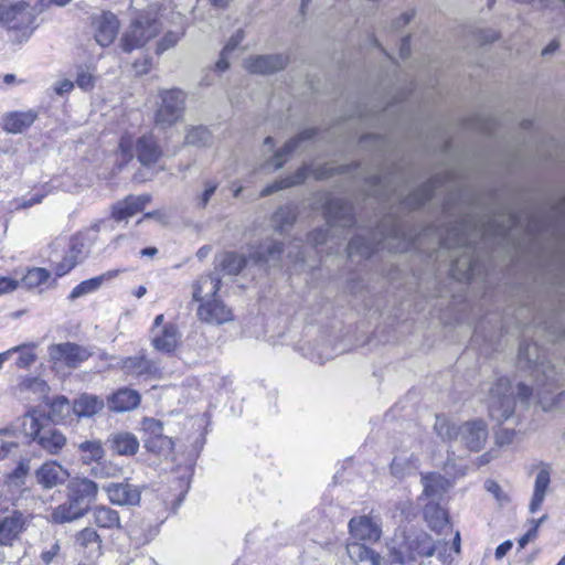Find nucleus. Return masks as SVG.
Listing matches in <instances>:
<instances>
[{
    "mask_svg": "<svg viewBox=\"0 0 565 565\" xmlns=\"http://www.w3.org/2000/svg\"><path fill=\"white\" fill-rule=\"evenodd\" d=\"M93 520L96 526L102 529H115L120 526L118 512L111 508L99 505L93 510Z\"/></svg>",
    "mask_w": 565,
    "mask_h": 565,
    "instance_id": "nucleus-34",
    "label": "nucleus"
},
{
    "mask_svg": "<svg viewBox=\"0 0 565 565\" xmlns=\"http://www.w3.org/2000/svg\"><path fill=\"white\" fill-rule=\"evenodd\" d=\"M119 152L125 162H129L136 154L138 161L146 167L156 164L162 156V149L152 134L134 139L126 134L120 138Z\"/></svg>",
    "mask_w": 565,
    "mask_h": 565,
    "instance_id": "nucleus-4",
    "label": "nucleus"
},
{
    "mask_svg": "<svg viewBox=\"0 0 565 565\" xmlns=\"http://www.w3.org/2000/svg\"><path fill=\"white\" fill-rule=\"evenodd\" d=\"M424 518L430 530H443L450 524L447 511L438 502H428L425 505Z\"/></svg>",
    "mask_w": 565,
    "mask_h": 565,
    "instance_id": "nucleus-31",
    "label": "nucleus"
},
{
    "mask_svg": "<svg viewBox=\"0 0 565 565\" xmlns=\"http://www.w3.org/2000/svg\"><path fill=\"white\" fill-rule=\"evenodd\" d=\"M434 428L443 439L459 441L470 451H480L488 438L487 425L481 419L466 422L456 427L445 416H436Z\"/></svg>",
    "mask_w": 565,
    "mask_h": 565,
    "instance_id": "nucleus-3",
    "label": "nucleus"
},
{
    "mask_svg": "<svg viewBox=\"0 0 565 565\" xmlns=\"http://www.w3.org/2000/svg\"><path fill=\"white\" fill-rule=\"evenodd\" d=\"M34 441L47 454L57 455L65 447L66 437L57 428L44 426Z\"/></svg>",
    "mask_w": 565,
    "mask_h": 565,
    "instance_id": "nucleus-21",
    "label": "nucleus"
},
{
    "mask_svg": "<svg viewBox=\"0 0 565 565\" xmlns=\"http://www.w3.org/2000/svg\"><path fill=\"white\" fill-rule=\"evenodd\" d=\"M142 428L145 433L148 435L147 437L164 436L162 423L157 419L146 418L142 423Z\"/></svg>",
    "mask_w": 565,
    "mask_h": 565,
    "instance_id": "nucleus-56",
    "label": "nucleus"
},
{
    "mask_svg": "<svg viewBox=\"0 0 565 565\" xmlns=\"http://www.w3.org/2000/svg\"><path fill=\"white\" fill-rule=\"evenodd\" d=\"M519 364L522 367L533 369L532 375L537 384V402L544 411L552 409L562 394L554 395L556 377L554 367L541 360L539 347L535 343H523L519 349Z\"/></svg>",
    "mask_w": 565,
    "mask_h": 565,
    "instance_id": "nucleus-2",
    "label": "nucleus"
},
{
    "mask_svg": "<svg viewBox=\"0 0 565 565\" xmlns=\"http://www.w3.org/2000/svg\"><path fill=\"white\" fill-rule=\"evenodd\" d=\"M180 341V332L175 324L167 323L152 333V344L156 350L170 353L175 350Z\"/></svg>",
    "mask_w": 565,
    "mask_h": 565,
    "instance_id": "nucleus-18",
    "label": "nucleus"
},
{
    "mask_svg": "<svg viewBox=\"0 0 565 565\" xmlns=\"http://www.w3.org/2000/svg\"><path fill=\"white\" fill-rule=\"evenodd\" d=\"M111 449L121 456L135 455L139 449L136 436L128 431L114 434L110 439Z\"/></svg>",
    "mask_w": 565,
    "mask_h": 565,
    "instance_id": "nucleus-30",
    "label": "nucleus"
},
{
    "mask_svg": "<svg viewBox=\"0 0 565 565\" xmlns=\"http://www.w3.org/2000/svg\"><path fill=\"white\" fill-rule=\"evenodd\" d=\"M74 82L70 81V79H61V81H57L54 85V92L57 94V95H64V94H68L73 90L74 88Z\"/></svg>",
    "mask_w": 565,
    "mask_h": 565,
    "instance_id": "nucleus-62",
    "label": "nucleus"
},
{
    "mask_svg": "<svg viewBox=\"0 0 565 565\" xmlns=\"http://www.w3.org/2000/svg\"><path fill=\"white\" fill-rule=\"evenodd\" d=\"M104 490L109 501L117 505H138L141 500L140 489L127 481L110 482Z\"/></svg>",
    "mask_w": 565,
    "mask_h": 565,
    "instance_id": "nucleus-11",
    "label": "nucleus"
},
{
    "mask_svg": "<svg viewBox=\"0 0 565 565\" xmlns=\"http://www.w3.org/2000/svg\"><path fill=\"white\" fill-rule=\"evenodd\" d=\"M74 415L73 404L65 396H57L50 403L49 417L52 422L64 423Z\"/></svg>",
    "mask_w": 565,
    "mask_h": 565,
    "instance_id": "nucleus-33",
    "label": "nucleus"
},
{
    "mask_svg": "<svg viewBox=\"0 0 565 565\" xmlns=\"http://www.w3.org/2000/svg\"><path fill=\"white\" fill-rule=\"evenodd\" d=\"M89 244L85 236L83 234H77L72 237L67 254L72 257H76V260L79 262L87 254Z\"/></svg>",
    "mask_w": 565,
    "mask_h": 565,
    "instance_id": "nucleus-49",
    "label": "nucleus"
},
{
    "mask_svg": "<svg viewBox=\"0 0 565 565\" xmlns=\"http://www.w3.org/2000/svg\"><path fill=\"white\" fill-rule=\"evenodd\" d=\"M244 32L242 30H237L228 40L225 47L223 49L225 53H232L244 40Z\"/></svg>",
    "mask_w": 565,
    "mask_h": 565,
    "instance_id": "nucleus-61",
    "label": "nucleus"
},
{
    "mask_svg": "<svg viewBox=\"0 0 565 565\" xmlns=\"http://www.w3.org/2000/svg\"><path fill=\"white\" fill-rule=\"evenodd\" d=\"M221 278L216 273L201 276L193 285V299L204 302L220 290Z\"/></svg>",
    "mask_w": 565,
    "mask_h": 565,
    "instance_id": "nucleus-24",
    "label": "nucleus"
},
{
    "mask_svg": "<svg viewBox=\"0 0 565 565\" xmlns=\"http://www.w3.org/2000/svg\"><path fill=\"white\" fill-rule=\"evenodd\" d=\"M537 473L534 481V490L533 495L530 502V510L531 512H535L539 510L541 504L544 501V498L546 495L550 482H551V473L552 468L546 462H540L536 466Z\"/></svg>",
    "mask_w": 565,
    "mask_h": 565,
    "instance_id": "nucleus-17",
    "label": "nucleus"
},
{
    "mask_svg": "<svg viewBox=\"0 0 565 565\" xmlns=\"http://www.w3.org/2000/svg\"><path fill=\"white\" fill-rule=\"evenodd\" d=\"M118 273H119V270H110V271L102 274L97 277L82 281L81 284H78L76 287L73 288L68 298L71 300H74V299L81 298L83 296H86L88 294L96 291L97 289L100 288V286L103 285V282L105 280H109V279L116 277L118 275Z\"/></svg>",
    "mask_w": 565,
    "mask_h": 565,
    "instance_id": "nucleus-29",
    "label": "nucleus"
},
{
    "mask_svg": "<svg viewBox=\"0 0 565 565\" xmlns=\"http://www.w3.org/2000/svg\"><path fill=\"white\" fill-rule=\"evenodd\" d=\"M184 32L181 31H168L158 42L157 44V54H162L167 50L173 47L180 39L183 36Z\"/></svg>",
    "mask_w": 565,
    "mask_h": 565,
    "instance_id": "nucleus-52",
    "label": "nucleus"
},
{
    "mask_svg": "<svg viewBox=\"0 0 565 565\" xmlns=\"http://www.w3.org/2000/svg\"><path fill=\"white\" fill-rule=\"evenodd\" d=\"M92 26L96 42L103 46H109L119 31L118 18L108 11H104L92 18Z\"/></svg>",
    "mask_w": 565,
    "mask_h": 565,
    "instance_id": "nucleus-10",
    "label": "nucleus"
},
{
    "mask_svg": "<svg viewBox=\"0 0 565 565\" xmlns=\"http://www.w3.org/2000/svg\"><path fill=\"white\" fill-rule=\"evenodd\" d=\"M35 478L42 488L52 489L63 484L70 478V472L57 461L49 460L35 471Z\"/></svg>",
    "mask_w": 565,
    "mask_h": 565,
    "instance_id": "nucleus-13",
    "label": "nucleus"
},
{
    "mask_svg": "<svg viewBox=\"0 0 565 565\" xmlns=\"http://www.w3.org/2000/svg\"><path fill=\"white\" fill-rule=\"evenodd\" d=\"M104 405L103 398L84 393L73 402L74 415L77 417H92L100 412Z\"/></svg>",
    "mask_w": 565,
    "mask_h": 565,
    "instance_id": "nucleus-26",
    "label": "nucleus"
},
{
    "mask_svg": "<svg viewBox=\"0 0 565 565\" xmlns=\"http://www.w3.org/2000/svg\"><path fill=\"white\" fill-rule=\"evenodd\" d=\"M19 428L23 431L25 436L30 437L33 441L39 436L41 430L44 428V425L40 423L38 412L35 409L29 411L19 419Z\"/></svg>",
    "mask_w": 565,
    "mask_h": 565,
    "instance_id": "nucleus-37",
    "label": "nucleus"
},
{
    "mask_svg": "<svg viewBox=\"0 0 565 565\" xmlns=\"http://www.w3.org/2000/svg\"><path fill=\"white\" fill-rule=\"evenodd\" d=\"M488 409L490 417L498 423H503L513 415L515 409L514 390L508 379H499L491 387Z\"/></svg>",
    "mask_w": 565,
    "mask_h": 565,
    "instance_id": "nucleus-5",
    "label": "nucleus"
},
{
    "mask_svg": "<svg viewBox=\"0 0 565 565\" xmlns=\"http://www.w3.org/2000/svg\"><path fill=\"white\" fill-rule=\"evenodd\" d=\"M212 140L211 132L203 126L191 127L185 135L184 142L190 146L204 147Z\"/></svg>",
    "mask_w": 565,
    "mask_h": 565,
    "instance_id": "nucleus-42",
    "label": "nucleus"
},
{
    "mask_svg": "<svg viewBox=\"0 0 565 565\" xmlns=\"http://www.w3.org/2000/svg\"><path fill=\"white\" fill-rule=\"evenodd\" d=\"M532 390L523 383L518 384V397L521 404L527 406L532 396Z\"/></svg>",
    "mask_w": 565,
    "mask_h": 565,
    "instance_id": "nucleus-63",
    "label": "nucleus"
},
{
    "mask_svg": "<svg viewBox=\"0 0 565 565\" xmlns=\"http://www.w3.org/2000/svg\"><path fill=\"white\" fill-rule=\"evenodd\" d=\"M75 83L81 89L89 92L95 87L96 76L89 67L79 66L77 67Z\"/></svg>",
    "mask_w": 565,
    "mask_h": 565,
    "instance_id": "nucleus-51",
    "label": "nucleus"
},
{
    "mask_svg": "<svg viewBox=\"0 0 565 565\" xmlns=\"http://www.w3.org/2000/svg\"><path fill=\"white\" fill-rule=\"evenodd\" d=\"M67 499L83 507L97 498L98 486L86 477H76L70 480L67 487Z\"/></svg>",
    "mask_w": 565,
    "mask_h": 565,
    "instance_id": "nucleus-12",
    "label": "nucleus"
},
{
    "mask_svg": "<svg viewBox=\"0 0 565 565\" xmlns=\"http://www.w3.org/2000/svg\"><path fill=\"white\" fill-rule=\"evenodd\" d=\"M282 252L281 243L275 239H266L250 254V258L256 264L276 265L280 262Z\"/></svg>",
    "mask_w": 565,
    "mask_h": 565,
    "instance_id": "nucleus-23",
    "label": "nucleus"
},
{
    "mask_svg": "<svg viewBox=\"0 0 565 565\" xmlns=\"http://www.w3.org/2000/svg\"><path fill=\"white\" fill-rule=\"evenodd\" d=\"M381 242H377L374 244L370 239H366L361 236H355L351 238V241L348 244V254L349 256H353L355 254L362 256V257H370L377 248Z\"/></svg>",
    "mask_w": 565,
    "mask_h": 565,
    "instance_id": "nucleus-38",
    "label": "nucleus"
},
{
    "mask_svg": "<svg viewBox=\"0 0 565 565\" xmlns=\"http://www.w3.org/2000/svg\"><path fill=\"white\" fill-rule=\"evenodd\" d=\"M83 514L84 508L67 499L52 511L51 520L55 524H64L79 519Z\"/></svg>",
    "mask_w": 565,
    "mask_h": 565,
    "instance_id": "nucleus-28",
    "label": "nucleus"
},
{
    "mask_svg": "<svg viewBox=\"0 0 565 565\" xmlns=\"http://www.w3.org/2000/svg\"><path fill=\"white\" fill-rule=\"evenodd\" d=\"M327 230L319 228L308 235V241L313 245H320L327 241Z\"/></svg>",
    "mask_w": 565,
    "mask_h": 565,
    "instance_id": "nucleus-64",
    "label": "nucleus"
},
{
    "mask_svg": "<svg viewBox=\"0 0 565 565\" xmlns=\"http://www.w3.org/2000/svg\"><path fill=\"white\" fill-rule=\"evenodd\" d=\"M324 216L327 222L332 226L339 225L348 227L353 224L351 206L340 200H333L326 206Z\"/></svg>",
    "mask_w": 565,
    "mask_h": 565,
    "instance_id": "nucleus-22",
    "label": "nucleus"
},
{
    "mask_svg": "<svg viewBox=\"0 0 565 565\" xmlns=\"http://www.w3.org/2000/svg\"><path fill=\"white\" fill-rule=\"evenodd\" d=\"M307 177H308V168L301 167L292 175L287 177L281 180H277V181L273 182L271 184H268L267 186H265L260 192V196H268V195H270L277 191H280L282 189H287V188H290L294 185L301 184L302 182H305Z\"/></svg>",
    "mask_w": 565,
    "mask_h": 565,
    "instance_id": "nucleus-32",
    "label": "nucleus"
},
{
    "mask_svg": "<svg viewBox=\"0 0 565 565\" xmlns=\"http://www.w3.org/2000/svg\"><path fill=\"white\" fill-rule=\"evenodd\" d=\"M140 403V395L130 388H120L107 398L109 411L122 413L136 408Z\"/></svg>",
    "mask_w": 565,
    "mask_h": 565,
    "instance_id": "nucleus-20",
    "label": "nucleus"
},
{
    "mask_svg": "<svg viewBox=\"0 0 565 565\" xmlns=\"http://www.w3.org/2000/svg\"><path fill=\"white\" fill-rule=\"evenodd\" d=\"M78 449L84 454L83 461L88 463L92 461H99L104 456L105 451L99 440H86L79 444Z\"/></svg>",
    "mask_w": 565,
    "mask_h": 565,
    "instance_id": "nucleus-43",
    "label": "nucleus"
},
{
    "mask_svg": "<svg viewBox=\"0 0 565 565\" xmlns=\"http://www.w3.org/2000/svg\"><path fill=\"white\" fill-rule=\"evenodd\" d=\"M28 515L18 510L0 513V530H22L28 526Z\"/></svg>",
    "mask_w": 565,
    "mask_h": 565,
    "instance_id": "nucleus-39",
    "label": "nucleus"
},
{
    "mask_svg": "<svg viewBox=\"0 0 565 565\" xmlns=\"http://www.w3.org/2000/svg\"><path fill=\"white\" fill-rule=\"evenodd\" d=\"M484 490L493 497L499 507H504L511 502L510 494L495 480L487 479L483 482Z\"/></svg>",
    "mask_w": 565,
    "mask_h": 565,
    "instance_id": "nucleus-46",
    "label": "nucleus"
},
{
    "mask_svg": "<svg viewBox=\"0 0 565 565\" xmlns=\"http://www.w3.org/2000/svg\"><path fill=\"white\" fill-rule=\"evenodd\" d=\"M162 104L156 113V124L170 127L182 118L185 104V94L178 88L162 90Z\"/></svg>",
    "mask_w": 565,
    "mask_h": 565,
    "instance_id": "nucleus-6",
    "label": "nucleus"
},
{
    "mask_svg": "<svg viewBox=\"0 0 565 565\" xmlns=\"http://www.w3.org/2000/svg\"><path fill=\"white\" fill-rule=\"evenodd\" d=\"M46 193H35L33 194L30 199L25 200H19L17 201V205H15V210H19V209H28V207H31L35 204H39L42 202V200L45 198Z\"/></svg>",
    "mask_w": 565,
    "mask_h": 565,
    "instance_id": "nucleus-59",
    "label": "nucleus"
},
{
    "mask_svg": "<svg viewBox=\"0 0 565 565\" xmlns=\"http://www.w3.org/2000/svg\"><path fill=\"white\" fill-rule=\"evenodd\" d=\"M78 262L76 260V257H72L71 255L66 254L65 257L56 264L55 266V274L57 276H64L68 271H71Z\"/></svg>",
    "mask_w": 565,
    "mask_h": 565,
    "instance_id": "nucleus-57",
    "label": "nucleus"
},
{
    "mask_svg": "<svg viewBox=\"0 0 565 565\" xmlns=\"http://www.w3.org/2000/svg\"><path fill=\"white\" fill-rule=\"evenodd\" d=\"M451 271H452L454 276L457 275V271H461L457 278L458 279H468L470 277V275L472 274L471 258L469 257V258L465 259L463 262L456 260L452 264Z\"/></svg>",
    "mask_w": 565,
    "mask_h": 565,
    "instance_id": "nucleus-55",
    "label": "nucleus"
},
{
    "mask_svg": "<svg viewBox=\"0 0 565 565\" xmlns=\"http://www.w3.org/2000/svg\"><path fill=\"white\" fill-rule=\"evenodd\" d=\"M454 235H455L454 238H451L450 235L447 236L446 238H444L443 246H445L447 248L463 247L466 249L467 245H468V239H467L466 235L457 228L454 230Z\"/></svg>",
    "mask_w": 565,
    "mask_h": 565,
    "instance_id": "nucleus-54",
    "label": "nucleus"
},
{
    "mask_svg": "<svg viewBox=\"0 0 565 565\" xmlns=\"http://www.w3.org/2000/svg\"><path fill=\"white\" fill-rule=\"evenodd\" d=\"M247 264V259L236 253H225L221 259V268L228 275H237Z\"/></svg>",
    "mask_w": 565,
    "mask_h": 565,
    "instance_id": "nucleus-41",
    "label": "nucleus"
},
{
    "mask_svg": "<svg viewBox=\"0 0 565 565\" xmlns=\"http://www.w3.org/2000/svg\"><path fill=\"white\" fill-rule=\"evenodd\" d=\"M415 12L413 10H408L404 13H402L393 23L392 29L394 31H398L405 25H407L414 18Z\"/></svg>",
    "mask_w": 565,
    "mask_h": 565,
    "instance_id": "nucleus-60",
    "label": "nucleus"
},
{
    "mask_svg": "<svg viewBox=\"0 0 565 565\" xmlns=\"http://www.w3.org/2000/svg\"><path fill=\"white\" fill-rule=\"evenodd\" d=\"M381 519L373 511L369 514L354 516L349 521V530H381Z\"/></svg>",
    "mask_w": 565,
    "mask_h": 565,
    "instance_id": "nucleus-40",
    "label": "nucleus"
},
{
    "mask_svg": "<svg viewBox=\"0 0 565 565\" xmlns=\"http://www.w3.org/2000/svg\"><path fill=\"white\" fill-rule=\"evenodd\" d=\"M315 135H316L315 129L303 130L297 137L289 140L282 149L277 151L273 156L271 160L266 166H269V164L273 166L274 170L281 168L284 166L285 161L287 160V157L298 148L299 143L301 141L309 140V139L313 138Z\"/></svg>",
    "mask_w": 565,
    "mask_h": 565,
    "instance_id": "nucleus-27",
    "label": "nucleus"
},
{
    "mask_svg": "<svg viewBox=\"0 0 565 565\" xmlns=\"http://www.w3.org/2000/svg\"><path fill=\"white\" fill-rule=\"evenodd\" d=\"M287 62V57L281 54L256 55L247 58L244 66L249 73L266 75L282 70Z\"/></svg>",
    "mask_w": 565,
    "mask_h": 565,
    "instance_id": "nucleus-14",
    "label": "nucleus"
},
{
    "mask_svg": "<svg viewBox=\"0 0 565 565\" xmlns=\"http://www.w3.org/2000/svg\"><path fill=\"white\" fill-rule=\"evenodd\" d=\"M131 6L141 12L131 20L120 39L121 49L127 53L145 46L159 33V15L170 6V0H131Z\"/></svg>",
    "mask_w": 565,
    "mask_h": 565,
    "instance_id": "nucleus-1",
    "label": "nucleus"
},
{
    "mask_svg": "<svg viewBox=\"0 0 565 565\" xmlns=\"http://www.w3.org/2000/svg\"><path fill=\"white\" fill-rule=\"evenodd\" d=\"M38 118L34 110L13 111L4 116L3 129L10 134H21L29 128Z\"/></svg>",
    "mask_w": 565,
    "mask_h": 565,
    "instance_id": "nucleus-25",
    "label": "nucleus"
},
{
    "mask_svg": "<svg viewBox=\"0 0 565 565\" xmlns=\"http://www.w3.org/2000/svg\"><path fill=\"white\" fill-rule=\"evenodd\" d=\"M21 388L36 394L39 398L46 397L50 387L44 380L39 377H28L21 383Z\"/></svg>",
    "mask_w": 565,
    "mask_h": 565,
    "instance_id": "nucleus-50",
    "label": "nucleus"
},
{
    "mask_svg": "<svg viewBox=\"0 0 565 565\" xmlns=\"http://www.w3.org/2000/svg\"><path fill=\"white\" fill-rule=\"evenodd\" d=\"M145 447L151 452L166 455L172 451L173 441L166 435L159 437H147L145 439Z\"/></svg>",
    "mask_w": 565,
    "mask_h": 565,
    "instance_id": "nucleus-45",
    "label": "nucleus"
},
{
    "mask_svg": "<svg viewBox=\"0 0 565 565\" xmlns=\"http://www.w3.org/2000/svg\"><path fill=\"white\" fill-rule=\"evenodd\" d=\"M6 14L2 24L7 28L20 31L24 36H30L34 31L35 17L25 2L13 3Z\"/></svg>",
    "mask_w": 565,
    "mask_h": 565,
    "instance_id": "nucleus-9",
    "label": "nucleus"
},
{
    "mask_svg": "<svg viewBox=\"0 0 565 565\" xmlns=\"http://www.w3.org/2000/svg\"><path fill=\"white\" fill-rule=\"evenodd\" d=\"M198 317L210 324H222L233 319V312L222 301L213 298L200 305Z\"/></svg>",
    "mask_w": 565,
    "mask_h": 565,
    "instance_id": "nucleus-15",
    "label": "nucleus"
},
{
    "mask_svg": "<svg viewBox=\"0 0 565 565\" xmlns=\"http://www.w3.org/2000/svg\"><path fill=\"white\" fill-rule=\"evenodd\" d=\"M217 188H218L217 181H215V180L204 181L202 193H200L195 198L196 205L201 209H204L209 204L211 198L215 194Z\"/></svg>",
    "mask_w": 565,
    "mask_h": 565,
    "instance_id": "nucleus-53",
    "label": "nucleus"
},
{
    "mask_svg": "<svg viewBox=\"0 0 565 565\" xmlns=\"http://www.w3.org/2000/svg\"><path fill=\"white\" fill-rule=\"evenodd\" d=\"M47 352L53 363H63L73 369L92 356L88 348L72 342L52 344Z\"/></svg>",
    "mask_w": 565,
    "mask_h": 565,
    "instance_id": "nucleus-7",
    "label": "nucleus"
},
{
    "mask_svg": "<svg viewBox=\"0 0 565 565\" xmlns=\"http://www.w3.org/2000/svg\"><path fill=\"white\" fill-rule=\"evenodd\" d=\"M150 202L149 195L128 196L113 207V217L117 222L127 221L140 212Z\"/></svg>",
    "mask_w": 565,
    "mask_h": 565,
    "instance_id": "nucleus-19",
    "label": "nucleus"
},
{
    "mask_svg": "<svg viewBox=\"0 0 565 565\" xmlns=\"http://www.w3.org/2000/svg\"><path fill=\"white\" fill-rule=\"evenodd\" d=\"M297 217L296 209L291 205H285L279 207L274 216L273 221L275 225L277 226V230L282 232L285 231L286 226H290L294 224Z\"/></svg>",
    "mask_w": 565,
    "mask_h": 565,
    "instance_id": "nucleus-44",
    "label": "nucleus"
},
{
    "mask_svg": "<svg viewBox=\"0 0 565 565\" xmlns=\"http://www.w3.org/2000/svg\"><path fill=\"white\" fill-rule=\"evenodd\" d=\"M423 494L429 502H437L452 487V482L440 473L431 472L422 476Z\"/></svg>",
    "mask_w": 565,
    "mask_h": 565,
    "instance_id": "nucleus-16",
    "label": "nucleus"
},
{
    "mask_svg": "<svg viewBox=\"0 0 565 565\" xmlns=\"http://www.w3.org/2000/svg\"><path fill=\"white\" fill-rule=\"evenodd\" d=\"M99 359L105 362V367L119 365L126 374L140 376L154 374L158 367L154 362L146 359L143 355L130 356L118 360L105 352L99 354Z\"/></svg>",
    "mask_w": 565,
    "mask_h": 565,
    "instance_id": "nucleus-8",
    "label": "nucleus"
},
{
    "mask_svg": "<svg viewBox=\"0 0 565 565\" xmlns=\"http://www.w3.org/2000/svg\"><path fill=\"white\" fill-rule=\"evenodd\" d=\"M50 274L44 268H32L22 278V284L28 288H35L46 282Z\"/></svg>",
    "mask_w": 565,
    "mask_h": 565,
    "instance_id": "nucleus-48",
    "label": "nucleus"
},
{
    "mask_svg": "<svg viewBox=\"0 0 565 565\" xmlns=\"http://www.w3.org/2000/svg\"><path fill=\"white\" fill-rule=\"evenodd\" d=\"M35 349L36 345L34 343H24L9 349L8 352H10V356L13 353L19 354L15 362L17 367L29 369L38 359Z\"/></svg>",
    "mask_w": 565,
    "mask_h": 565,
    "instance_id": "nucleus-36",
    "label": "nucleus"
},
{
    "mask_svg": "<svg viewBox=\"0 0 565 565\" xmlns=\"http://www.w3.org/2000/svg\"><path fill=\"white\" fill-rule=\"evenodd\" d=\"M433 190L431 183L424 184L407 198L406 204L413 209L424 205L431 199Z\"/></svg>",
    "mask_w": 565,
    "mask_h": 565,
    "instance_id": "nucleus-47",
    "label": "nucleus"
},
{
    "mask_svg": "<svg viewBox=\"0 0 565 565\" xmlns=\"http://www.w3.org/2000/svg\"><path fill=\"white\" fill-rule=\"evenodd\" d=\"M347 552L354 562H370L371 565H381V557L363 544L356 542L349 543Z\"/></svg>",
    "mask_w": 565,
    "mask_h": 565,
    "instance_id": "nucleus-35",
    "label": "nucleus"
},
{
    "mask_svg": "<svg viewBox=\"0 0 565 565\" xmlns=\"http://www.w3.org/2000/svg\"><path fill=\"white\" fill-rule=\"evenodd\" d=\"M19 444L15 440H3L0 444V460H4L18 452Z\"/></svg>",
    "mask_w": 565,
    "mask_h": 565,
    "instance_id": "nucleus-58",
    "label": "nucleus"
}]
</instances>
